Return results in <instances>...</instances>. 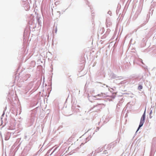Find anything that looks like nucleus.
I'll use <instances>...</instances> for the list:
<instances>
[{"label": "nucleus", "instance_id": "obj_3", "mask_svg": "<svg viewBox=\"0 0 156 156\" xmlns=\"http://www.w3.org/2000/svg\"><path fill=\"white\" fill-rule=\"evenodd\" d=\"M152 113V111H151V112H150V114H151Z\"/></svg>", "mask_w": 156, "mask_h": 156}, {"label": "nucleus", "instance_id": "obj_1", "mask_svg": "<svg viewBox=\"0 0 156 156\" xmlns=\"http://www.w3.org/2000/svg\"><path fill=\"white\" fill-rule=\"evenodd\" d=\"M145 111L141 118L140 125H139V127L137 130V131H138V130L140 129V128L141 126H143L144 123V121H145Z\"/></svg>", "mask_w": 156, "mask_h": 156}, {"label": "nucleus", "instance_id": "obj_2", "mask_svg": "<svg viewBox=\"0 0 156 156\" xmlns=\"http://www.w3.org/2000/svg\"><path fill=\"white\" fill-rule=\"evenodd\" d=\"M143 88V87L141 85H140L138 87V89L139 90H141Z\"/></svg>", "mask_w": 156, "mask_h": 156}]
</instances>
